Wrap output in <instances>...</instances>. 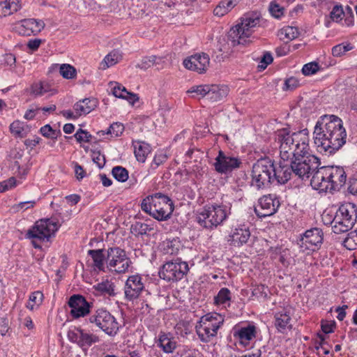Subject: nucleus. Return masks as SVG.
<instances>
[{"label": "nucleus", "mask_w": 357, "mask_h": 357, "mask_svg": "<svg viewBox=\"0 0 357 357\" xmlns=\"http://www.w3.org/2000/svg\"><path fill=\"white\" fill-rule=\"evenodd\" d=\"M347 137L342 120L335 115L321 116L314 128V143L318 151L326 155L334 154L341 149Z\"/></svg>", "instance_id": "nucleus-1"}, {"label": "nucleus", "mask_w": 357, "mask_h": 357, "mask_svg": "<svg viewBox=\"0 0 357 357\" xmlns=\"http://www.w3.org/2000/svg\"><path fill=\"white\" fill-rule=\"evenodd\" d=\"M23 26L30 29L33 34H36L44 28L45 23L42 20L31 18L24 20Z\"/></svg>", "instance_id": "nucleus-42"}, {"label": "nucleus", "mask_w": 357, "mask_h": 357, "mask_svg": "<svg viewBox=\"0 0 357 357\" xmlns=\"http://www.w3.org/2000/svg\"><path fill=\"white\" fill-rule=\"evenodd\" d=\"M98 105V101L96 98H84L77 102L73 105V109L76 115L80 116L89 114L97 107Z\"/></svg>", "instance_id": "nucleus-25"}, {"label": "nucleus", "mask_w": 357, "mask_h": 357, "mask_svg": "<svg viewBox=\"0 0 357 357\" xmlns=\"http://www.w3.org/2000/svg\"><path fill=\"white\" fill-rule=\"evenodd\" d=\"M151 230L149 225L141 222H135L130 227V232L135 236L146 235Z\"/></svg>", "instance_id": "nucleus-43"}, {"label": "nucleus", "mask_w": 357, "mask_h": 357, "mask_svg": "<svg viewBox=\"0 0 357 357\" xmlns=\"http://www.w3.org/2000/svg\"><path fill=\"white\" fill-rule=\"evenodd\" d=\"M326 171V166L317 168L310 180V185L312 188L319 192H331L329 176L324 174Z\"/></svg>", "instance_id": "nucleus-20"}, {"label": "nucleus", "mask_w": 357, "mask_h": 357, "mask_svg": "<svg viewBox=\"0 0 357 357\" xmlns=\"http://www.w3.org/2000/svg\"><path fill=\"white\" fill-rule=\"evenodd\" d=\"M319 70V66L316 62H310L303 66L302 73L304 75L309 76L315 74Z\"/></svg>", "instance_id": "nucleus-52"}, {"label": "nucleus", "mask_w": 357, "mask_h": 357, "mask_svg": "<svg viewBox=\"0 0 357 357\" xmlns=\"http://www.w3.org/2000/svg\"><path fill=\"white\" fill-rule=\"evenodd\" d=\"M209 91V84L205 85H199L192 86L188 91V93H195L199 97H204L208 96V92Z\"/></svg>", "instance_id": "nucleus-53"}, {"label": "nucleus", "mask_w": 357, "mask_h": 357, "mask_svg": "<svg viewBox=\"0 0 357 357\" xmlns=\"http://www.w3.org/2000/svg\"><path fill=\"white\" fill-rule=\"evenodd\" d=\"M356 210L353 204L342 205L331 222L333 231L342 234L349 231L356 222Z\"/></svg>", "instance_id": "nucleus-7"}, {"label": "nucleus", "mask_w": 357, "mask_h": 357, "mask_svg": "<svg viewBox=\"0 0 357 357\" xmlns=\"http://www.w3.org/2000/svg\"><path fill=\"white\" fill-rule=\"evenodd\" d=\"M59 73L63 78L70 79L76 77L77 70L73 66L68 63H63L60 65Z\"/></svg>", "instance_id": "nucleus-44"}, {"label": "nucleus", "mask_w": 357, "mask_h": 357, "mask_svg": "<svg viewBox=\"0 0 357 357\" xmlns=\"http://www.w3.org/2000/svg\"><path fill=\"white\" fill-rule=\"evenodd\" d=\"M224 319L219 314H207L201 317L199 322V326H207L208 328H213V330H218L223 324Z\"/></svg>", "instance_id": "nucleus-28"}, {"label": "nucleus", "mask_w": 357, "mask_h": 357, "mask_svg": "<svg viewBox=\"0 0 357 357\" xmlns=\"http://www.w3.org/2000/svg\"><path fill=\"white\" fill-rule=\"evenodd\" d=\"M298 86V80L296 78L291 77L290 78L287 79L284 81V86L282 87V89L284 91H292L296 89Z\"/></svg>", "instance_id": "nucleus-59"}, {"label": "nucleus", "mask_w": 357, "mask_h": 357, "mask_svg": "<svg viewBox=\"0 0 357 357\" xmlns=\"http://www.w3.org/2000/svg\"><path fill=\"white\" fill-rule=\"evenodd\" d=\"M269 11L275 18H280L284 14V8L273 1L269 6Z\"/></svg>", "instance_id": "nucleus-57"}, {"label": "nucleus", "mask_w": 357, "mask_h": 357, "mask_svg": "<svg viewBox=\"0 0 357 357\" xmlns=\"http://www.w3.org/2000/svg\"><path fill=\"white\" fill-rule=\"evenodd\" d=\"M74 137L77 139V141L79 143L81 142H89L91 139L93 138V136L86 130H82V128H79L77 130L76 133L75 134Z\"/></svg>", "instance_id": "nucleus-54"}, {"label": "nucleus", "mask_w": 357, "mask_h": 357, "mask_svg": "<svg viewBox=\"0 0 357 357\" xmlns=\"http://www.w3.org/2000/svg\"><path fill=\"white\" fill-rule=\"evenodd\" d=\"M280 206L278 196L275 194H268L259 199L258 206L255 208V212L259 218H262L275 214Z\"/></svg>", "instance_id": "nucleus-14"}, {"label": "nucleus", "mask_w": 357, "mask_h": 357, "mask_svg": "<svg viewBox=\"0 0 357 357\" xmlns=\"http://www.w3.org/2000/svg\"><path fill=\"white\" fill-rule=\"evenodd\" d=\"M321 330L322 331L326 333H331L333 332L334 328L335 327V322L333 321H321Z\"/></svg>", "instance_id": "nucleus-63"}, {"label": "nucleus", "mask_w": 357, "mask_h": 357, "mask_svg": "<svg viewBox=\"0 0 357 357\" xmlns=\"http://www.w3.org/2000/svg\"><path fill=\"white\" fill-rule=\"evenodd\" d=\"M133 146L137 160L140 162H144L148 154L151 152L150 146L142 142H137Z\"/></svg>", "instance_id": "nucleus-32"}, {"label": "nucleus", "mask_w": 357, "mask_h": 357, "mask_svg": "<svg viewBox=\"0 0 357 357\" xmlns=\"http://www.w3.org/2000/svg\"><path fill=\"white\" fill-rule=\"evenodd\" d=\"M40 132L43 136L50 139H56L61 134L60 130H53L49 124L41 127Z\"/></svg>", "instance_id": "nucleus-51"}, {"label": "nucleus", "mask_w": 357, "mask_h": 357, "mask_svg": "<svg viewBox=\"0 0 357 357\" xmlns=\"http://www.w3.org/2000/svg\"><path fill=\"white\" fill-rule=\"evenodd\" d=\"M230 209L229 206L224 204H206L198 212L197 222L206 229L216 228L228 218L231 213Z\"/></svg>", "instance_id": "nucleus-3"}, {"label": "nucleus", "mask_w": 357, "mask_h": 357, "mask_svg": "<svg viewBox=\"0 0 357 357\" xmlns=\"http://www.w3.org/2000/svg\"><path fill=\"white\" fill-rule=\"evenodd\" d=\"M153 194L151 195L147 196L145 199H144L141 204V208L143 211L146 213H149L153 218H154L153 210Z\"/></svg>", "instance_id": "nucleus-48"}, {"label": "nucleus", "mask_w": 357, "mask_h": 357, "mask_svg": "<svg viewBox=\"0 0 357 357\" xmlns=\"http://www.w3.org/2000/svg\"><path fill=\"white\" fill-rule=\"evenodd\" d=\"M67 337L70 342L76 343L79 346L81 333L77 331V328L75 331H69Z\"/></svg>", "instance_id": "nucleus-62"}, {"label": "nucleus", "mask_w": 357, "mask_h": 357, "mask_svg": "<svg viewBox=\"0 0 357 357\" xmlns=\"http://www.w3.org/2000/svg\"><path fill=\"white\" fill-rule=\"evenodd\" d=\"M257 334V328L253 324H248L245 326L234 327L233 335L241 345L246 347L254 339Z\"/></svg>", "instance_id": "nucleus-21"}, {"label": "nucleus", "mask_w": 357, "mask_h": 357, "mask_svg": "<svg viewBox=\"0 0 357 357\" xmlns=\"http://www.w3.org/2000/svg\"><path fill=\"white\" fill-rule=\"evenodd\" d=\"M352 46L349 43L338 44L332 48V54L333 56L340 57L344 55L347 52L352 49Z\"/></svg>", "instance_id": "nucleus-49"}, {"label": "nucleus", "mask_w": 357, "mask_h": 357, "mask_svg": "<svg viewBox=\"0 0 357 357\" xmlns=\"http://www.w3.org/2000/svg\"><path fill=\"white\" fill-rule=\"evenodd\" d=\"M51 91V86L47 82H38L31 84L30 93L34 97H39Z\"/></svg>", "instance_id": "nucleus-36"}, {"label": "nucleus", "mask_w": 357, "mask_h": 357, "mask_svg": "<svg viewBox=\"0 0 357 357\" xmlns=\"http://www.w3.org/2000/svg\"><path fill=\"white\" fill-rule=\"evenodd\" d=\"M26 128L24 122L16 120L10 125V131L15 137L23 138L26 135Z\"/></svg>", "instance_id": "nucleus-39"}, {"label": "nucleus", "mask_w": 357, "mask_h": 357, "mask_svg": "<svg viewBox=\"0 0 357 357\" xmlns=\"http://www.w3.org/2000/svg\"><path fill=\"white\" fill-rule=\"evenodd\" d=\"M112 174L116 181L121 183L126 181L128 178V171L121 166L114 167Z\"/></svg>", "instance_id": "nucleus-45"}, {"label": "nucleus", "mask_w": 357, "mask_h": 357, "mask_svg": "<svg viewBox=\"0 0 357 357\" xmlns=\"http://www.w3.org/2000/svg\"><path fill=\"white\" fill-rule=\"evenodd\" d=\"M157 345L165 353L172 354L177 347V342L170 333H160Z\"/></svg>", "instance_id": "nucleus-26"}, {"label": "nucleus", "mask_w": 357, "mask_h": 357, "mask_svg": "<svg viewBox=\"0 0 357 357\" xmlns=\"http://www.w3.org/2000/svg\"><path fill=\"white\" fill-rule=\"evenodd\" d=\"M252 294V296H256L258 298L265 299L268 296L267 287H266L263 284L258 285L257 287L253 289Z\"/></svg>", "instance_id": "nucleus-58"}, {"label": "nucleus", "mask_w": 357, "mask_h": 357, "mask_svg": "<svg viewBox=\"0 0 357 357\" xmlns=\"http://www.w3.org/2000/svg\"><path fill=\"white\" fill-rule=\"evenodd\" d=\"M241 164V160L238 158L231 156L220 150L215 158L213 167L218 173L228 174L238 169Z\"/></svg>", "instance_id": "nucleus-13"}, {"label": "nucleus", "mask_w": 357, "mask_h": 357, "mask_svg": "<svg viewBox=\"0 0 357 357\" xmlns=\"http://www.w3.org/2000/svg\"><path fill=\"white\" fill-rule=\"evenodd\" d=\"M250 237V231L245 225H240L233 229L228 236L229 245L234 247H241L245 244Z\"/></svg>", "instance_id": "nucleus-22"}, {"label": "nucleus", "mask_w": 357, "mask_h": 357, "mask_svg": "<svg viewBox=\"0 0 357 357\" xmlns=\"http://www.w3.org/2000/svg\"><path fill=\"white\" fill-rule=\"evenodd\" d=\"M91 324H95L109 335H115L119 331V323L109 311L104 308L98 309L94 314L89 318Z\"/></svg>", "instance_id": "nucleus-11"}, {"label": "nucleus", "mask_w": 357, "mask_h": 357, "mask_svg": "<svg viewBox=\"0 0 357 357\" xmlns=\"http://www.w3.org/2000/svg\"><path fill=\"white\" fill-rule=\"evenodd\" d=\"M43 298L44 296L41 291H36L33 292L29 296V299L26 304V307L31 310H34L42 304Z\"/></svg>", "instance_id": "nucleus-41"}, {"label": "nucleus", "mask_w": 357, "mask_h": 357, "mask_svg": "<svg viewBox=\"0 0 357 357\" xmlns=\"http://www.w3.org/2000/svg\"><path fill=\"white\" fill-rule=\"evenodd\" d=\"M273 161L268 157L261 158L252 166L251 185L257 190L268 188L273 176Z\"/></svg>", "instance_id": "nucleus-5"}, {"label": "nucleus", "mask_w": 357, "mask_h": 357, "mask_svg": "<svg viewBox=\"0 0 357 357\" xmlns=\"http://www.w3.org/2000/svg\"><path fill=\"white\" fill-rule=\"evenodd\" d=\"M183 63L185 68L202 74L207 70L210 58L206 53H197L185 59Z\"/></svg>", "instance_id": "nucleus-17"}, {"label": "nucleus", "mask_w": 357, "mask_h": 357, "mask_svg": "<svg viewBox=\"0 0 357 357\" xmlns=\"http://www.w3.org/2000/svg\"><path fill=\"white\" fill-rule=\"evenodd\" d=\"M275 326L278 332L284 333L287 330H291L292 325L291 324L290 312L287 308L275 314Z\"/></svg>", "instance_id": "nucleus-24"}, {"label": "nucleus", "mask_w": 357, "mask_h": 357, "mask_svg": "<svg viewBox=\"0 0 357 357\" xmlns=\"http://www.w3.org/2000/svg\"><path fill=\"white\" fill-rule=\"evenodd\" d=\"M121 57V55L119 54L118 52H112L109 53L104 59V61H105L106 67L108 68L112 66H114V64H116V63L119 62Z\"/></svg>", "instance_id": "nucleus-56"}, {"label": "nucleus", "mask_w": 357, "mask_h": 357, "mask_svg": "<svg viewBox=\"0 0 357 357\" xmlns=\"http://www.w3.org/2000/svg\"><path fill=\"white\" fill-rule=\"evenodd\" d=\"M19 0H5L0 2V16H7L19 9Z\"/></svg>", "instance_id": "nucleus-33"}, {"label": "nucleus", "mask_w": 357, "mask_h": 357, "mask_svg": "<svg viewBox=\"0 0 357 357\" xmlns=\"http://www.w3.org/2000/svg\"><path fill=\"white\" fill-rule=\"evenodd\" d=\"M167 160V156L163 154L156 155L153 160L151 164V167L153 169L158 168L160 165L164 163Z\"/></svg>", "instance_id": "nucleus-64"}, {"label": "nucleus", "mask_w": 357, "mask_h": 357, "mask_svg": "<svg viewBox=\"0 0 357 357\" xmlns=\"http://www.w3.org/2000/svg\"><path fill=\"white\" fill-rule=\"evenodd\" d=\"M290 160L295 171L294 174L302 181L308 179L321 165L319 158L310 154L309 151L299 153Z\"/></svg>", "instance_id": "nucleus-6"}, {"label": "nucleus", "mask_w": 357, "mask_h": 357, "mask_svg": "<svg viewBox=\"0 0 357 357\" xmlns=\"http://www.w3.org/2000/svg\"><path fill=\"white\" fill-rule=\"evenodd\" d=\"M58 229L59 225L56 222L51 219H42L37 221L34 225L27 231L26 237L33 239L32 243L35 248H40V245H38L35 240L39 241H48Z\"/></svg>", "instance_id": "nucleus-8"}, {"label": "nucleus", "mask_w": 357, "mask_h": 357, "mask_svg": "<svg viewBox=\"0 0 357 357\" xmlns=\"http://www.w3.org/2000/svg\"><path fill=\"white\" fill-rule=\"evenodd\" d=\"M106 263L110 270L124 273L128 271L132 262L123 249L111 247L107 250Z\"/></svg>", "instance_id": "nucleus-10"}, {"label": "nucleus", "mask_w": 357, "mask_h": 357, "mask_svg": "<svg viewBox=\"0 0 357 357\" xmlns=\"http://www.w3.org/2000/svg\"><path fill=\"white\" fill-rule=\"evenodd\" d=\"M189 266L181 258L167 261L162 266L159 275L160 278L172 282L182 280L189 272Z\"/></svg>", "instance_id": "nucleus-9"}, {"label": "nucleus", "mask_w": 357, "mask_h": 357, "mask_svg": "<svg viewBox=\"0 0 357 357\" xmlns=\"http://www.w3.org/2000/svg\"><path fill=\"white\" fill-rule=\"evenodd\" d=\"M323 231L321 229L315 227L307 230L301 239V247L314 250L315 248L323 242Z\"/></svg>", "instance_id": "nucleus-19"}, {"label": "nucleus", "mask_w": 357, "mask_h": 357, "mask_svg": "<svg viewBox=\"0 0 357 357\" xmlns=\"http://www.w3.org/2000/svg\"><path fill=\"white\" fill-rule=\"evenodd\" d=\"M278 36L280 40H292L299 36V31L297 27L287 26L282 28L279 32Z\"/></svg>", "instance_id": "nucleus-38"}, {"label": "nucleus", "mask_w": 357, "mask_h": 357, "mask_svg": "<svg viewBox=\"0 0 357 357\" xmlns=\"http://www.w3.org/2000/svg\"><path fill=\"white\" fill-rule=\"evenodd\" d=\"M259 23V18L246 15L241 22L233 26L228 33V40L232 47L248 46L252 43L250 39L255 28Z\"/></svg>", "instance_id": "nucleus-4"}, {"label": "nucleus", "mask_w": 357, "mask_h": 357, "mask_svg": "<svg viewBox=\"0 0 357 357\" xmlns=\"http://www.w3.org/2000/svg\"><path fill=\"white\" fill-rule=\"evenodd\" d=\"M77 331L81 333L79 347L82 348H89L93 344L97 343L100 341L98 336L96 335L86 333L84 330L80 328H77Z\"/></svg>", "instance_id": "nucleus-35"}, {"label": "nucleus", "mask_w": 357, "mask_h": 357, "mask_svg": "<svg viewBox=\"0 0 357 357\" xmlns=\"http://www.w3.org/2000/svg\"><path fill=\"white\" fill-rule=\"evenodd\" d=\"M342 16H346L345 12L341 6H335L331 12V17L333 21L338 22L342 20Z\"/></svg>", "instance_id": "nucleus-55"}, {"label": "nucleus", "mask_w": 357, "mask_h": 357, "mask_svg": "<svg viewBox=\"0 0 357 357\" xmlns=\"http://www.w3.org/2000/svg\"><path fill=\"white\" fill-rule=\"evenodd\" d=\"M308 134L307 129L291 133L288 129L284 128L277 132L276 141L280 144V156L284 162L299 153L310 151Z\"/></svg>", "instance_id": "nucleus-2"}, {"label": "nucleus", "mask_w": 357, "mask_h": 357, "mask_svg": "<svg viewBox=\"0 0 357 357\" xmlns=\"http://www.w3.org/2000/svg\"><path fill=\"white\" fill-rule=\"evenodd\" d=\"M144 291L145 287L139 275H132L128 278L124 286L125 298L127 301L137 299Z\"/></svg>", "instance_id": "nucleus-16"}, {"label": "nucleus", "mask_w": 357, "mask_h": 357, "mask_svg": "<svg viewBox=\"0 0 357 357\" xmlns=\"http://www.w3.org/2000/svg\"><path fill=\"white\" fill-rule=\"evenodd\" d=\"M344 243L349 250L356 249L357 246V229L349 232Z\"/></svg>", "instance_id": "nucleus-50"}, {"label": "nucleus", "mask_w": 357, "mask_h": 357, "mask_svg": "<svg viewBox=\"0 0 357 357\" xmlns=\"http://www.w3.org/2000/svg\"><path fill=\"white\" fill-rule=\"evenodd\" d=\"M105 250L96 249L89 250L88 255L91 256L93 261V266L99 271H104V263L106 261L107 254L104 253Z\"/></svg>", "instance_id": "nucleus-30"}, {"label": "nucleus", "mask_w": 357, "mask_h": 357, "mask_svg": "<svg viewBox=\"0 0 357 357\" xmlns=\"http://www.w3.org/2000/svg\"><path fill=\"white\" fill-rule=\"evenodd\" d=\"M68 305L71 308L70 314L75 319L88 315L93 306L92 303L88 302L85 297L80 294L71 296L68 301Z\"/></svg>", "instance_id": "nucleus-15"}, {"label": "nucleus", "mask_w": 357, "mask_h": 357, "mask_svg": "<svg viewBox=\"0 0 357 357\" xmlns=\"http://www.w3.org/2000/svg\"><path fill=\"white\" fill-rule=\"evenodd\" d=\"M95 290L100 295L105 296H114L115 293V285L114 282L106 280L93 286Z\"/></svg>", "instance_id": "nucleus-31"}, {"label": "nucleus", "mask_w": 357, "mask_h": 357, "mask_svg": "<svg viewBox=\"0 0 357 357\" xmlns=\"http://www.w3.org/2000/svg\"><path fill=\"white\" fill-rule=\"evenodd\" d=\"M123 131V124L121 123L116 122L112 123L106 131L100 130L97 132V134L100 136L110 135L112 137H117L121 136Z\"/></svg>", "instance_id": "nucleus-40"}, {"label": "nucleus", "mask_w": 357, "mask_h": 357, "mask_svg": "<svg viewBox=\"0 0 357 357\" xmlns=\"http://www.w3.org/2000/svg\"><path fill=\"white\" fill-rule=\"evenodd\" d=\"M92 160L100 169L102 168L105 165V155L101 154L100 151L93 152Z\"/></svg>", "instance_id": "nucleus-61"}, {"label": "nucleus", "mask_w": 357, "mask_h": 357, "mask_svg": "<svg viewBox=\"0 0 357 357\" xmlns=\"http://www.w3.org/2000/svg\"><path fill=\"white\" fill-rule=\"evenodd\" d=\"M182 247L181 242L177 239L167 241L164 248L165 253L170 255H175L178 253L180 248Z\"/></svg>", "instance_id": "nucleus-46"}, {"label": "nucleus", "mask_w": 357, "mask_h": 357, "mask_svg": "<svg viewBox=\"0 0 357 357\" xmlns=\"http://www.w3.org/2000/svg\"><path fill=\"white\" fill-rule=\"evenodd\" d=\"M324 176H329L331 192L338 191L347 181V174L342 167L326 166Z\"/></svg>", "instance_id": "nucleus-18"}, {"label": "nucleus", "mask_w": 357, "mask_h": 357, "mask_svg": "<svg viewBox=\"0 0 357 357\" xmlns=\"http://www.w3.org/2000/svg\"><path fill=\"white\" fill-rule=\"evenodd\" d=\"M197 333L203 342H208L211 338L216 336L218 330H213V328H208L207 326H196Z\"/></svg>", "instance_id": "nucleus-34"}, {"label": "nucleus", "mask_w": 357, "mask_h": 357, "mask_svg": "<svg viewBox=\"0 0 357 357\" xmlns=\"http://www.w3.org/2000/svg\"><path fill=\"white\" fill-rule=\"evenodd\" d=\"M112 93L114 96L119 98L124 99L129 94V91H127L126 87L119 84L113 88Z\"/></svg>", "instance_id": "nucleus-60"}, {"label": "nucleus", "mask_w": 357, "mask_h": 357, "mask_svg": "<svg viewBox=\"0 0 357 357\" xmlns=\"http://www.w3.org/2000/svg\"><path fill=\"white\" fill-rule=\"evenodd\" d=\"M157 56H150L143 57L141 62L137 63L135 66L136 68H140L142 70H146L148 68L153 66L154 64H159L158 61H156Z\"/></svg>", "instance_id": "nucleus-47"}, {"label": "nucleus", "mask_w": 357, "mask_h": 357, "mask_svg": "<svg viewBox=\"0 0 357 357\" xmlns=\"http://www.w3.org/2000/svg\"><path fill=\"white\" fill-rule=\"evenodd\" d=\"M231 291L229 289L223 287L220 289L218 294L214 297V303L215 305H222L225 307L230 305Z\"/></svg>", "instance_id": "nucleus-37"}, {"label": "nucleus", "mask_w": 357, "mask_h": 357, "mask_svg": "<svg viewBox=\"0 0 357 357\" xmlns=\"http://www.w3.org/2000/svg\"><path fill=\"white\" fill-rule=\"evenodd\" d=\"M238 0H222L213 10V14L222 17L231 11L238 3Z\"/></svg>", "instance_id": "nucleus-29"}, {"label": "nucleus", "mask_w": 357, "mask_h": 357, "mask_svg": "<svg viewBox=\"0 0 357 357\" xmlns=\"http://www.w3.org/2000/svg\"><path fill=\"white\" fill-rule=\"evenodd\" d=\"M229 91V89L226 85H209L207 98L212 102L220 101L227 96Z\"/></svg>", "instance_id": "nucleus-27"}, {"label": "nucleus", "mask_w": 357, "mask_h": 357, "mask_svg": "<svg viewBox=\"0 0 357 357\" xmlns=\"http://www.w3.org/2000/svg\"><path fill=\"white\" fill-rule=\"evenodd\" d=\"M294 172L295 171L294 170L291 161L289 165L280 162V166L278 169L274 167V180H276L280 184H284L289 180L296 178V176L294 174Z\"/></svg>", "instance_id": "nucleus-23"}, {"label": "nucleus", "mask_w": 357, "mask_h": 357, "mask_svg": "<svg viewBox=\"0 0 357 357\" xmlns=\"http://www.w3.org/2000/svg\"><path fill=\"white\" fill-rule=\"evenodd\" d=\"M154 218L159 220H166L170 218L174 211V204L172 199L162 192L153 194Z\"/></svg>", "instance_id": "nucleus-12"}]
</instances>
